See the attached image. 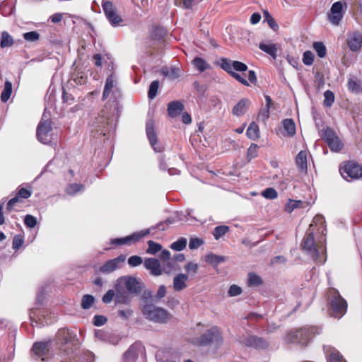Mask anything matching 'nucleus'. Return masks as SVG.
<instances>
[{
	"mask_svg": "<svg viewBox=\"0 0 362 362\" xmlns=\"http://www.w3.org/2000/svg\"><path fill=\"white\" fill-rule=\"evenodd\" d=\"M325 218L322 216L317 215L315 216L302 242L303 250L310 255L313 260L320 263H324L326 260L325 257H322L326 250L324 244L325 238L322 235L317 242H316L314 238V230L315 228L317 227V230L323 234L325 230Z\"/></svg>",
	"mask_w": 362,
	"mask_h": 362,
	"instance_id": "obj_1",
	"label": "nucleus"
},
{
	"mask_svg": "<svg viewBox=\"0 0 362 362\" xmlns=\"http://www.w3.org/2000/svg\"><path fill=\"white\" fill-rule=\"evenodd\" d=\"M141 313L146 319L156 323H166L171 318L168 311L153 303L144 304L141 306Z\"/></svg>",
	"mask_w": 362,
	"mask_h": 362,
	"instance_id": "obj_2",
	"label": "nucleus"
},
{
	"mask_svg": "<svg viewBox=\"0 0 362 362\" xmlns=\"http://www.w3.org/2000/svg\"><path fill=\"white\" fill-rule=\"evenodd\" d=\"M330 315L334 317H341L347 310V303L339 291L335 288H330L327 293Z\"/></svg>",
	"mask_w": 362,
	"mask_h": 362,
	"instance_id": "obj_3",
	"label": "nucleus"
},
{
	"mask_svg": "<svg viewBox=\"0 0 362 362\" xmlns=\"http://www.w3.org/2000/svg\"><path fill=\"white\" fill-rule=\"evenodd\" d=\"M346 8L347 5L345 2H334L332 5L329 11L327 13L328 21L334 25H339L344 17Z\"/></svg>",
	"mask_w": 362,
	"mask_h": 362,
	"instance_id": "obj_4",
	"label": "nucleus"
},
{
	"mask_svg": "<svg viewBox=\"0 0 362 362\" xmlns=\"http://www.w3.org/2000/svg\"><path fill=\"white\" fill-rule=\"evenodd\" d=\"M223 341L219 329L214 327L204 332L195 342L198 345L205 346L209 343L215 344L216 346L221 344Z\"/></svg>",
	"mask_w": 362,
	"mask_h": 362,
	"instance_id": "obj_5",
	"label": "nucleus"
},
{
	"mask_svg": "<svg viewBox=\"0 0 362 362\" xmlns=\"http://www.w3.org/2000/svg\"><path fill=\"white\" fill-rule=\"evenodd\" d=\"M52 128L51 120L44 119V118H42L39 123L36 131L37 140L45 144L50 143L52 139Z\"/></svg>",
	"mask_w": 362,
	"mask_h": 362,
	"instance_id": "obj_6",
	"label": "nucleus"
},
{
	"mask_svg": "<svg viewBox=\"0 0 362 362\" xmlns=\"http://www.w3.org/2000/svg\"><path fill=\"white\" fill-rule=\"evenodd\" d=\"M340 173L347 181L357 180L362 177V167L356 163L349 162L340 168Z\"/></svg>",
	"mask_w": 362,
	"mask_h": 362,
	"instance_id": "obj_7",
	"label": "nucleus"
},
{
	"mask_svg": "<svg viewBox=\"0 0 362 362\" xmlns=\"http://www.w3.org/2000/svg\"><path fill=\"white\" fill-rule=\"evenodd\" d=\"M119 96V92L117 87V78L113 75H110L105 81L104 90L103 93V100L109 98L110 100L115 102Z\"/></svg>",
	"mask_w": 362,
	"mask_h": 362,
	"instance_id": "obj_8",
	"label": "nucleus"
},
{
	"mask_svg": "<svg viewBox=\"0 0 362 362\" xmlns=\"http://www.w3.org/2000/svg\"><path fill=\"white\" fill-rule=\"evenodd\" d=\"M102 8L106 18L112 26H118L122 23V17L117 13L116 8L111 1L103 0Z\"/></svg>",
	"mask_w": 362,
	"mask_h": 362,
	"instance_id": "obj_9",
	"label": "nucleus"
},
{
	"mask_svg": "<svg viewBox=\"0 0 362 362\" xmlns=\"http://www.w3.org/2000/svg\"><path fill=\"white\" fill-rule=\"evenodd\" d=\"M117 284L125 287L126 291L130 294L138 295L141 291V284L136 278L132 276H123L119 278Z\"/></svg>",
	"mask_w": 362,
	"mask_h": 362,
	"instance_id": "obj_10",
	"label": "nucleus"
},
{
	"mask_svg": "<svg viewBox=\"0 0 362 362\" xmlns=\"http://www.w3.org/2000/svg\"><path fill=\"white\" fill-rule=\"evenodd\" d=\"M310 335L309 330L303 328L296 332H291L287 336V341L296 343L300 345H305L310 340Z\"/></svg>",
	"mask_w": 362,
	"mask_h": 362,
	"instance_id": "obj_11",
	"label": "nucleus"
},
{
	"mask_svg": "<svg viewBox=\"0 0 362 362\" xmlns=\"http://www.w3.org/2000/svg\"><path fill=\"white\" fill-rule=\"evenodd\" d=\"M125 260L126 256L121 255L116 258L107 261L104 265L100 267L99 270L102 273L110 274L117 269L122 267Z\"/></svg>",
	"mask_w": 362,
	"mask_h": 362,
	"instance_id": "obj_12",
	"label": "nucleus"
},
{
	"mask_svg": "<svg viewBox=\"0 0 362 362\" xmlns=\"http://www.w3.org/2000/svg\"><path fill=\"white\" fill-rule=\"evenodd\" d=\"M149 233V230H141L139 232L134 233L125 238H115L111 240V244L122 245H130L139 241L141 238Z\"/></svg>",
	"mask_w": 362,
	"mask_h": 362,
	"instance_id": "obj_13",
	"label": "nucleus"
},
{
	"mask_svg": "<svg viewBox=\"0 0 362 362\" xmlns=\"http://www.w3.org/2000/svg\"><path fill=\"white\" fill-rule=\"evenodd\" d=\"M221 66L228 73H232L233 70L244 72L247 69L245 64L238 61H230L226 58L221 59Z\"/></svg>",
	"mask_w": 362,
	"mask_h": 362,
	"instance_id": "obj_14",
	"label": "nucleus"
},
{
	"mask_svg": "<svg viewBox=\"0 0 362 362\" xmlns=\"http://www.w3.org/2000/svg\"><path fill=\"white\" fill-rule=\"evenodd\" d=\"M146 132L151 146L156 152H160L163 147L157 144V136L154 130V122L153 120H148L146 124Z\"/></svg>",
	"mask_w": 362,
	"mask_h": 362,
	"instance_id": "obj_15",
	"label": "nucleus"
},
{
	"mask_svg": "<svg viewBox=\"0 0 362 362\" xmlns=\"http://www.w3.org/2000/svg\"><path fill=\"white\" fill-rule=\"evenodd\" d=\"M144 267L150 271L153 276H160L163 272V264H160L158 259L156 258H147L144 261Z\"/></svg>",
	"mask_w": 362,
	"mask_h": 362,
	"instance_id": "obj_16",
	"label": "nucleus"
},
{
	"mask_svg": "<svg viewBox=\"0 0 362 362\" xmlns=\"http://www.w3.org/2000/svg\"><path fill=\"white\" fill-rule=\"evenodd\" d=\"M241 342L244 346L255 349H264L268 346V343L266 340L255 336H247L243 339Z\"/></svg>",
	"mask_w": 362,
	"mask_h": 362,
	"instance_id": "obj_17",
	"label": "nucleus"
},
{
	"mask_svg": "<svg viewBox=\"0 0 362 362\" xmlns=\"http://www.w3.org/2000/svg\"><path fill=\"white\" fill-rule=\"evenodd\" d=\"M115 301L117 304H124L129 305L131 303V298L127 291L124 290L122 287L118 286L117 284H115Z\"/></svg>",
	"mask_w": 362,
	"mask_h": 362,
	"instance_id": "obj_18",
	"label": "nucleus"
},
{
	"mask_svg": "<svg viewBox=\"0 0 362 362\" xmlns=\"http://www.w3.org/2000/svg\"><path fill=\"white\" fill-rule=\"evenodd\" d=\"M34 354L42 358L45 361V357L48 355L49 351V342H37L33 346Z\"/></svg>",
	"mask_w": 362,
	"mask_h": 362,
	"instance_id": "obj_19",
	"label": "nucleus"
},
{
	"mask_svg": "<svg viewBox=\"0 0 362 362\" xmlns=\"http://www.w3.org/2000/svg\"><path fill=\"white\" fill-rule=\"evenodd\" d=\"M189 276L186 274H178L173 278V289L175 291H181L187 287V281Z\"/></svg>",
	"mask_w": 362,
	"mask_h": 362,
	"instance_id": "obj_20",
	"label": "nucleus"
},
{
	"mask_svg": "<svg viewBox=\"0 0 362 362\" xmlns=\"http://www.w3.org/2000/svg\"><path fill=\"white\" fill-rule=\"evenodd\" d=\"M324 351L327 355V362H345L340 353L334 347L325 346Z\"/></svg>",
	"mask_w": 362,
	"mask_h": 362,
	"instance_id": "obj_21",
	"label": "nucleus"
},
{
	"mask_svg": "<svg viewBox=\"0 0 362 362\" xmlns=\"http://www.w3.org/2000/svg\"><path fill=\"white\" fill-rule=\"evenodd\" d=\"M250 105V101L247 98L241 99L232 110V113L236 116L244 115Z\"/></svg>",
	"mask_w": 362,
	"mask_h": 362,
	"instance_id": "obj_22",
	"label": "nucleus"
},
{
	"mask_svg": "<svg viewBox=\"0 0 362 362\" xmlns=\"http://www.w3.org/2000/svg\"><path fill=\"white\" fill-rule=\"evenodd\" d=\"M349 48L353 51H358L362 46V35L359 33H353L348 40Z\"/></svg>",
	"mask_w": 362,
	"mask_h": 362,
	"instance_id": "obj_23",
	"label": "nucleus"
},
{
	"mask_svg": "<svg viewBox=\"0 0 362 362\" xmlns=\"http://www.w3.org/2000/svg\"><path fill=\"white\" fill-rule=\"evenodd\" d=\"M184 109L183 104L180 101H173L168 104V112L170 117H176Z\"/></svg>",
	"mask_w": 362,
	"mask_h": 362,
	"instance_id": "obj_24",
	"label": "nucleus"
},
{
	"mask_svg": "<svg viewBox=\"0 0 362 362\" xmlns=\"http://www.w3.org/2000/svg\"><path fill=\"white\" fill-rule=\"evenodd\" d=\"M296 163L297 167L303 172L307 171V153L304 151H300L296 156Z\"/></svg>",
	"mask_w": 362,
	"mask_h": 362,
	"instance_id": "obj_25",
	"label": "nucleus"
},
{
	"mask_svg": "<svg viewBox=\"0 0 362 362\" xmlns=\"http://www.w3.org/2000/svg\"><path fill=\"white\" fill-rule=\"evenodd\" d=\"M163 272L165 274H170L172 272L180 270V266L177 262H175V259H169L165 262H163Z\"/></svg>",
	"mask_w": 362,
	"mask_h": 362,
	"instance_id": "obj_26",
	"label": "nucleus"
},
{
	"mask_svg": "<svg viewBox=\"0 0 362 362\" xmlns=\"http://www.w3.org/2000/svg\"><path fill=\"white\" fill-rule=\"evenodd\" d=\"M109 117L106 115H103L95 118V121L93 122V126L95 128L97 132H101V134H105L103 129L105 127V125L108 123Z\"/></svg>",
	"mask_w": 362,
	"mask_h": 362,
	"instance_id": "obj_27",
	"label": "nucleus"
},
{
	"mask_svg": "<svg viewBox=\"0 0 362 362\" xmlns=\"http://www.w3.org/2000/svg\"><path fill=\"white\" fill-rule=\"evenodd\" d=\"M160 72L162 75L170 80H175L180 76L179 69L175 67H164L161 69Z\"/></svg>",
	"mask_w": 362,
	"mask_h": 362,
	"instance_id": "obj_28",
	"label": "nucleus"
},
{
	"mask_svg": "<svg viewBox=\"0 0 362 362\" xmlns=\"http://www.w3.org/2000/svg\"><path fill=\"white\" fill-rule=\"evenodd\" d=\"M305 207V203L301 200L288 199L285 204V211L291 213L295 209Z\"/></svg>",
	"mask_w": 362,
	"mask_h": 362,
	"instance_id": "obj_29",
	"label": "nucleus"
},
{
	"mask_svg": "<svg viewBox=\"0 0 362 362\" xmlns=\"http://www.w3.org/2000/svg\"><path fill=\"white\" fill-rule=\"evenodd\" d=\"M283 127L284 131L290 136H293L296 134V124L292 119H286L283 121Z\"/></svg>",
	"mask_w": 362,
	"mask_h": 362,
	"instance_id": "obj_30",
	"label": "nucleus"
},
{
	"mask_svg": "<svg viewBox=\"0 0 362 362\" xmlns=\"http://www.w3.org/2000/svg\"><path fill=\"white\" fill-rule=\"evenodd\" d=\"M247 136L252 140H255L259 137V129L258 125L255 122H252L246 132Z\"/></svg>",
	"mask_w": 362,
	"mask_h": 362,
	"instance_id": "obj_31",
	"label": "nucleus"
},
{
	"mask_svg": "<svg viewBox=\"0 0 362 362\" xmlns=\"http://www.w3.org/2000/svg\"><path fill=\"white\" fill-rule=\"evenodd\" d=\"M14 41L12 36L6 31H4L1 34V47L5 48L11 47L13 45Z\"/></svg>",
	"mask_w": 362,
	"mask_h": 362,
	"instance_id": "obj_32",
	"label": "nucleus"
},
{
	"mask_svg": "<svg viewBox=\"0 0 362 362\" xmlns=\"http://www.w3.org/2000/svg\"><path fill=\"white\" fill-rule=\"evenodd\" d=\"M205 261L213 266H217L225 262V257L215 254H209L205 257Z\"/></svg>",
	"mask_w": 362,
	"mask_h": 362,
	"instance_id": "obj_33",
	"label": "nucleus"
},
{
	"mask_svg": "<svg viewBox=\"0 0 362 362\" xmlns=\"http://www.w3.org/2000/svg\"><path fill=\"white\" fill-rule=\"evenodd\" d=\"M259 47L261 50L267 53L273 58H276L277 49L275 45L260 43Z\"/></svg>",
	"mask_w": 362,
	"mask_h": 362,
	"instance_id": "obj_34",
	"label": "nucleus"
},
{
	"mask_svg": "<svg viewBox=\"0 0 362 362\" xmlns=\"http://www.w3.org/2000/svg\"><path fill=\"white\" fill-rule=\"evenodd\" d=\"M12 93V83L6 81L4 83V88L1 94V100L4 103L8 101Z\"/></svg>",
	"mask_w": 362,
	"mask_h": 362,
	"instance_id": "obj_35",
	"label": "nucleus"
},
{
	"mask_svg": "<svg viewBox=\"0 0 362 362\" xmlns=\"http://www.w3.org/2000/svg\"><path fill=\"white\" fill-rule=\"evenodd\" d=\"M264 22H267L268 25L274 31H276L279 28V25L276 23L274 18L267 11L263 12Z\"/></svg>",
	"mask_w": 362,
	"mask_h": 362,
	"instance_id": "obj_36",
	"label": "nucleus"
},
{
	"mask_svg": "<svg viewBox=\"0 0 362 362\" xmlns=\"http://www.w3.org/2000/svg\"><path fill=\"white\" fill-rule=\"evenodd\" d=\"M313 49L315 50L317 56L320 58H323L326 56L327 49L323 42H315L313 45Z\"/></svg>",
	"mask_w": 362,
	"mask_h": 362,
	"instance_id": "obj_37",
	"label": "nucleus"
},
{
	"mask_svg": "<svg viewBox=\"0 0 362 362\" xmlns=\"http://www.w3.org/2000/svg\"><path fill=\"white\" fill-rule=\"evenodd\" d=\"M162 245L158 243H156L153 240L148 241V248L146 250V253L150 255H156L158 252L161 250Z\"/></svg>",
	"mask_w": 362,
	"mask_h": 362,
	"instance_id": "obj_38",
	"label": "nucleus"
},
{
	"mask_svg": "<svg viewBox=\"0 0 362 362\" xmlns=\"http://www.w3.org/2000/svg\"><path fill=\"white\" fill-rule=\"evenodd\" d=\"M193 64L194 66L201 72L205 71L209 67L208 63L204 59L200 57H196L193 60Z\"/></svg>",
	"mask_w": 362,
	"mask_h": 362,
	"instance_id": "obj_39",
	"label": "nucleus"
},
{
	"mask_svg": "<svg viewBox=\"0 0 362 362\" xmlns=\"http://www.w3.org/2000/svg\"><path fill=\"white\" fill-rule=\"evenodd\" d=\"M327 144L332 151H340L343 147L342 143L337 136Z\"/></svg>",
	"mask_w": 362,
	"mask_h": 362,
	"instance_id": "obj_40",
	"label": "nucleus"
},
{
	"mask_svg": "<svg viewBox=\"0 0 362 362\" xmlns=\"http://www.w3.org/2000/svg\"><path fill=\"white\" fill-rule=\"evenodd\" d=\"M95 298L92 295H84L81 300V308L83 309H89L94 303Z\"/></svg>",
	"mask_w": 362,
	"mask_h": 362,
	"instance_id": "obj_41",
	"label": "nucleus"
},
{
	"mask_svg": "<svg viewBox=\"0 0 362 362\" xmlns=\"http://www.w3.org/2000/svg\"><path fill=\"white\" fill-rule=\"evenodd\" d=\"M229 230V228L226 226H216L213 232V235L216 240L220 239Z\"/></svg>",
	"mask_w": 362,
	"mask_h": 362,
	"instance_id": "obj_42",
	"label": "nucleus"
},
{
	"mask_svg": "<svg viewBox=\"0 0 362 362\" xmlns=\"http://www.w3.org/2000/svg\"><path fill=\"white\" fill-rule=\"evenodd\" d=\"M84 189V186L81 184H71L66 188V192L69 195H74L76 192H80Z\"/></svg>",
	"mask_w": 362,
	"mask_h": 362,
	"instance_id": "obj_43",
	"label": "nucleus"
},
{
	"mask_svg": "<svg viewBox=\"0 0 362 362\" xmlns=\"http://www.w3.org/2000/svg\"><path fill=\"white\" fill-rule=\"evenodd\" d=\"M136 349L134 346H131L124 353V357L127 361H134L137 357Z\"/></svg>",
	"mask_w": 362,
	"mask_h": 362,
	"instance_id": "obj_44",
	"label": "nucleus"
},
{
	"mask_svg": "<svg viewBox=\"0 0 362 362\" xmlns=\"http://www.w3.org/2000/svg\"><path fill=\"white\" fill-rule=\"evenodd\" d=\"M262 195L268 199H274L277 197L276 190L273 187H268L262 192Z\"/></svg>",
	"mask_w": 362,
	"mask_h": 362,
	"instance_id": "obj_45",
	"label": "nucleus"
},
{
	"mask_svg": "<svg viewBox=\"0 0 362 362\" xmlns=\"http://www.w3.org/2000/svg\"><path fill=\"white\" fill-rule=\"evenodd\" d=\"M187 245V240L185 238H180L178 240L173 243L170 247L175 251H181L185 248Z\"/></svg>",
	"mask_w": 362,
	"mask_h": 362,
	"instance_id": "obj_46",
	"label": "nucleus"
},
{
	"mask_svg": "<svg viewBox=\"0 0 362 362\" xmlns=\"http://www.w3.org/2000/svg\"><path fill=\"white\" fill-rule=\"evenodd\" d=\"M158 86L159 83L158 81H153L151 82L148 93V96L150 99H153L156 96Z\"/></svg>",
	"mask_w": 362,
	"mask_h": 362,
	"instance_id": "obj_47",
	"label": "nucleus"
},
{
	"mask_svg": "<svg viewBox=\"0 0 362 362\" xmlns=\"http://www.w3.org/2000/svg\"><path fill=\"white\" fill-rule=\"evenodd\" d=\"M324 105L327 107H330L334 101V95L331 90H326L324 93Z\"/></svg>",
	"mask_w": 362,
	"mask_h": 362,
	"instance_id": "obj_48",
	"label": "nucleus"
},
{
	"mask_svg": "<svg viewBox=\"0 0 362 362\" xmlns=\"http://www.w3.org/2000/svg\"><path fill=\"white\" fill-rule=\"evenodd\" d=\"M23 38L28 42H36L40 38V35L36 31H30L28 33H25L23 35Z\"/></svg>",
	"mask_w": 362,
	"mask_h": 362,
	"instance_id": "obj_49",
	"label": "nucleus"
},
{
	"mask_svg": "<svg viewBox=\"0 0 362 362\" xmlns=\"http://www.w3.org/2000/svg\"><path fill=\"white\" fill-rule=\"evenodd\" d=\"M259 146L255 144H252L247 149V158L249 160L256 158L258 155Z\"/></svg>",
	"mask_w": 362,
	"mask_h": 362,
	"instance_id": "obj_50",
	"label": "nucleus"
},
{
	"mask_svg": "<svg viewBox=\"0 0 362 362\" xmlns=\"http://www.w3.org/2000/svg\"><path fill=\"white\" fill-rule=\"evenodd\" d=\"M335 136V133L330 128H327L322 132V137L326 141V143L334 139Z\"/></svg>",
	"mask_w": 362,
	"mask_h": 362,
	"instance_id": "obj_51",
	"label": "nucleus"
},
{
	"mask_svg": "<svg viewBox=\"0 0 362 362\" xmlns=\"http://www.w3.org/2000/svg\"><path fill=\"white\" fill-rule=\"evenodd\" d=\"M314 61V54L311 51H305L303 56V62L304 64L310 66Z\"/></svg>",
	"mask_w": 362,
	"mask_h": 362,
	"instance_id": "obj_52",
	"label": "nucleus"
},
{
	"mask_svg": "<svg viewBox=\"0 0 362 362\" xmlns=\"http://www.w3.org/2000/svg\"><path fill=\"white\" fill-rule=\"evenodd\" d=\"M248 283L250 286H259L261 284L262 280L258 275L250 273L248 274Z\"/></svg>",
	"mask_w": 362,
	"mask_h": 362,
	"instance_id": "obj_53",
	"label": "nucleus"
},
{
	"mask_svg": "<svg viewBox=\"0 0 362 362\" xmlns=\"http://www.w3.org/2000/svg\"><path fill=\"white\" fill-rule=\"evenodd\" d=\"M24 240L21 235H16L14 236L12 243V247L14 250L19 249L23 244Z\"/></svg>",
	"mask_w": 362,
	"mask_h": 362,
	"instance_id": "obj_54",
	"label": "nucleus"
},
{
	"mask_svg": "<svg viewBox=\"0 0 362 362\" xmlns=\"http://www.w3.org/2000/svg\"><path fill=\"white\" fill-rule=\"evenodd\" d=\"M25 225L30 228H34L37 225V219L32 215H26L24 219Z\"/></svg>",
	"mask_w": 362,
	"mask_h": 362,
	"instance_id": "obj_55",
	"label": "nucleus"
},
{
	"mask_svg": "<svg viewBox=\"0 0 362 362\" xmlns=\"http://www.w3.org/2000/svg\"><path fill=\"white\" fill-rule=\"evenodd\" d=\"M142 262V258L137 255H133L128 259V264L133 267L141 265Z\"/></svg>",
	"mask_w": 362,
	"mask_h": 362,
	"instance_id": "obj_56",
	"label": "nucleus"
},
{
	"mask_svg": "<svg viewBox=\"0 0 362 362\" xmlns=\"http://www.w3.org/2000/svg\"><path fill=\"white\" fill-rule=\"evenodd\" d=\"M116 291L110 289L107 291V293L103 297V302L104 303H110L113 300V298H115Z\"/></svg>",
	"mask_w": 362,
	"mask_h": 362,
	"instance_id": "obj_57",
	"label": "nucleus"
},
{
	"mask_svg": "<svg viewBox=\"0 0 362 362\" xmlns=\"http://www.w3.org/2000/svg\"><path fill=\"white\" fill-rule=\"evenodd\" d=\"M348 88L351 92H358L360 86L356 81L349 78L348 81Z\"/></svg>",
	"mask_w": 362,
	"mask_h": 362,
	"instance_id": "obj_58",
	"label": "nucleus"
},
{
	"mask_svg": "<svg viewBox=\"0 0 362 362\" xmlns=\"http://www.w3.org/2000/svg\"><path fill=\"white\" fill-rule=\"evenodd\" d=\"M185 269L188 274H196L198 269V264L194 262H189L185 265Z\"/></svg>",
	"mask_w": 362,
	"mask_h": 362,
	"instance_id": "obj_59",
	"label": "nucleus"
},
{
	"mask_svg": "<svg viewBox=\"0 0 362 362\" xmlns=\"http://www.w3.org/2000/svg\"><path fill=\"white\" fill-rule=\"evenodd\" d=\"M228 293L230 296H236L242 293V288L240 286L233 284L230 286Z\"/></svg>",
	"mask_w": 362,
	"mask_h": 362,
	"instance_id": "obj_60",
	"label": "nucleus"
},
{
	"mask_svg": "<svg viewBox=\"0 0 362 362\" xmlns=\"http://www.w3.org/2000/svg\"><path fill=\"white\" fill-rule=\"evenodd\" d=\"M234 78H235L237 81L243 83L245 86H249V82L247 80H246L241 74H239L238 73H235L233 71L232 73H229Z\"/></svg>",
	"mask_w": 362,
	"mask_h": 362,
	"instance_id": "obj_61",
	"label": "nucleus"
},
{
	"mask_svg": "<svg viewBox=\"0 0 362 362\" xmlns=\"http://www.w3.org/2000/svg\"><path fill=\"white\" fill-rule=\"evenodd\" d=\"M31 196V192L25 188H21L17 194L18 198L28 199Z\"/></svg>",
	"mask_w": 362,
	"mask_h": 362,
	"instance_id": "obj_62",
	"label": "nucleus"
},
{
	"mask_svg": "<svg viewBox=\"0 0 362 362\" xmlns=\"http://www.w3.org/2000/svg\"><path fill=\"white\" fill-rule=\"evenodd\" d=\"M106 321L107 319L103 315H95L94 317L93 324L95 326H102L106 322Z\"/></svg>",
	"mask_w": 362,
	"mask_h": 362,
	"instance_id": "obj_63",
	"label": "nucleus"
},
{
	"mask_svg": "<svg viewBox=\"0 0 362 362\" xmlns=\"http://www.w3.org/2000/svg\"><path fill=\"white\" fill-rule=\"evenodd\" d=\"M202 241L199 238H192L189 243V247L192 250L198 248L202 244Z\"/></svg>",
	"mask_w": 362,
	"mask_h": 362,
	"instance_id": "obj_64",
	"label": "nucleus"
}]
</instances>
